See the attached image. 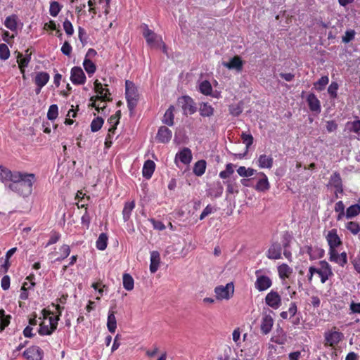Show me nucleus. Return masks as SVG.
<instances>
[{"mask_svg":"<svg viewBox=\"0 0 360 360\" xmlns=\"http://www.w3.org/2000/svg\"><path fill=\"white\" fill-rule=\"evenodd\" d=\"M104 123V120L101 117H97L94 119L91 123V130L93 132H96L100 130Z\"/></svg>","mask_w":360,"mask_h":360,"instance_id":"nucleus-46","label":"nucleus"},{"mask_svg":"<svg viewBox=\"0 0 360 360\" xmlns=\"http://www.w3.org/2000/svg\"><path fill=\"white\" fill-rule=\"evenodd\" d=\"M214 210L215 209H214L213 207H212L210 205H207L200 214L199 217L200 220L204 219L207 215L214 212Z\"/></svg>","mask_w":360,"mask_h":360,"instance_id":"nucleus-62","label":"nucleus"},{"mask_svg":"<svg viewBox=\"0 0 360 360\" xmlns=\"http://www.w3.org/2000/svg\"><path fill=\"white\" fill-rule=\"evenodd\" d=\"M346 127L349 129V131L354 132L357 134H360V120L356 119L352 122H347L346 124Z\"/></svg>","mask_w":360,"mask_h":360,"instance_id":"nucleus-44","label":"nucleus"},{"mask_svg":"<svg viewBox=\"0 0 360 360\" xmlns=\"http://www.w3.org/2000/svg\"><path fill=\"white\" fill-rule=\"evenodd\" d=\"M72 51V48L71 45L70 44V43L67 41H65L61 47V52L64 55L69 56L71 54Z\"/></svg>","mask_w":360,"mask_h":360,"instance_id":"nucleus-63","label":"nucleus"},{"mask_svg":"<svg viewBox=\"0 0 360 360\" xmlns=\"http://www.w3.org/2000/svg\"><path fill=\"white\" fill-rule=\"evenodd\" d=\"M81 222L83 226L86 227V229L89 228L90 222H91V217L87 211V207H85V212L82 215L81 218Z\"/></svg>","mask_w":360,"mask_h":360,"instance_id":"nucleus-58","label":"nucleus"},{"mask_svg":"<svg viewBox=\"0 0 360 360\" xmlns=\"http://www.w3.org/2000/svg\"><path fill=\"white\" fill-rule=\"evenodd\" d=\"M17 251V248H13L7 251L6 253V258L2 264H0V271L6 273L11 266L9 259ZM3 258L0 259V263L2 262Z\"/></svg>","mask_w":360,"mask_h":360,"instance_id":"nucleus-26","label":"nucleus"},{"mask_svg":"<svg viewBox=\"0 0 360 360\" xmlns=\"http://www.w3.org/2000/svg\"><path fill=\"white\" fill-rule=\"evenodd\" d=\"M149 221L152 224L153 228L156 230L163 231L166 228L165 224L161 221L155 220L153 218L150 219Z\"/></svg>","mask_w":360,"mask_h":360,"instance_id":"nucleus-60","label":"nucleus"},{"mask_svg":"<svg viewBox=\"0 0 360 360\" xmlns=\"http://www.w3.org/2000/svg\"><path fill=\"white\" fill-rule=\"evenodd\" d=\"M50 76L46 72H39L34 78V83L37 87H44L49 81Z\"/></svg>","mask_w":360,"mask_h":360,"instance_id":"nucleus-29","label":"nucleus"},{"mask_svg":"<svg viewBox=\"0 0 360 360\" xmlns=\"http://www.w3.org/2000/svg\"><path fill=\"white\" fill-rule=\"evenodd\" d=\"M155 168V164L153 160H148L144 162L142 174L143 176L147 179L151 178Z\"/></svg>","mask_w":360,"mask_h":360,"instance_id":"nucleus-28","label":"nucleus"},{"mask_svg":"<svg viewBox=\"0 0 360 360\" xmlns=\"http://www.w3.org/2000/svg\"><path fill=\"white\" fill-rule=\"evenodd\" d=\"M13 177L12 183L8 186V188L22 197L31 195L36 180L35 175L32 173L18 172L14 174Z\"/></svg>","mask_w":360,"mask_h":360,"instance_id":"nucleus-1","label":"nucleus"},{"mask_svg":"<svg viewBox=\"0 0 360 360\" xmlns=\"http://www.w3.org/2000/svg\"><path fill=\"white\" fill-rule=\"evenodd\" d=\"M135 207L134 201L126 202L124 205V208L122 210V216L123 219L126 222L131 217V213Z\"/></svg>","mask_w":360,"mask_h":360,"instance_id":"nucleus-34","label":"nucleus"},{"mask_svg":"<svg viewBox=\"0 0 360 360\" xmlns=\"http://www.w3.org/2000/svg\"><path fill=\"white\" fill-rule=\"evenodd\" d=\"M326 238L329 245L328 255L335 252L337 248L342 245V240L338 235V231L335 229L329 231Z\"/></svg>","mask_w":360,"mask_h":360,"instance_id":"nucleus-10","label":"nucleus"},{"mask_svg":"<svg viewBox=\"0 0 360 360\" xmlns=\"http://www.w3.org/2000/svg\"><path fill=\"white\" fill-rule=\"evenodd\" d=\"M281 245L278 243H274L271 245L266 252V257L270 259H278L281 258Z\"/></svg>","mask_w":360,"mask_h":360,"instance_id":"nucleus-19","label":"nucleus"},{"mask_svg":"<svg viewBox=\"0 0 360 360\" xmlns=\"http://www.w3.org/2000/svg\"><path fill=\"white\" fill-rule=\"evenodd\" d=\"M282 299L277 291L271 290L265 297V303L274 309H278L281 305Z\"/></svg>","mask_w":360,"mask_h":360,"instance_id":"nucleus-11","label":"nucleus"},{"mask_svg":"<svg viewBox=\"0 0 360 360\" xmlns=\"http://www.w3.org/2000/svg\"><path fill=\"white\" fill-rule=\"evenodd\" d=\"M329 260L344 266L347 263V255L346 252L339 254L338 250L329 255Z\"/></svg>","mask_w":360,"mask_h":360,"instance_id":"nucleus-20","label":"nucleus"},{"mask_svg":"<svg viewBox=\"0 0 360 360\" xmlns=\"http://www.w3.org/2000/svg\"><path fill=\"white\" fill-rule=\"evenodd\" d=\"M18 172V171H11L4 166H0V181L4 183L8 181L12 183L14 174Z\"/></svg>","mask_w":360,"mask_h":360,"instance_id":"nucleus-24","label":"nucleus"},{"mask_svg":"<svg viewBox=\"0 0 360 360\" xmlns=\"http://www.w3.org/2000/svg\"><path fill=\"white\" fill-rule=\"evenodd\" d=\"M355 32L353 30H347L345 32V35L342 38V41L344 43H349L354 39Z\"/></svg>","mask_w":360,"mask_h":360,"instance_id":"nucleus-59","label":"nucleus"},{"mask_svg":"<svg viewBox=\"0 0 360 360\" xmlns=\"http://www.w3.org/2000/svg\"><path fill=\"white\" fill-rule=\"evenodd\" d=\"M328 186H331L335 188H338V191L343 194V185L340 174L338 172H335L330 177Z\"/></svg>","mask_w":360,"mask_h":360,"instance_id":"nucleus-23","label":"nucleus"},{"mask_svg":"<svg viewBox=\"0 0 360 360\" xmlns=\"http://www.w3.org/2000/svg\"><path fill=\"white\" fill-rule=\"evenodd\" d=\"M125 95L127 108L130 113L132 114L137 105L139 98L138 89L133 82L129 80L125 81Z\"/></svg>","mask_w":360,"mask_h":360,"instance_id":"nucleus-4","label":"nucleus"},{"mask_svg":"<svg viewBox=\"0 0 360 360\" xmlns=\"http://www.w3.org/2000/svg\"><path fill=\"white\" fill-rule=\"evenodd\" d=\"M58 115V108L56 104H52L49 106L47 112V118L49 120H55Z\"/></svg>","mask_w":360,"mask_h":360,"instance_id":"nucleus-47","label":"nucleus"},{"mask_svg":"<svg viewBox=\"0 0 360 360\" xmlns=\"http://www.w3.org/2000/svg\"><path fill=\"white\" fill-rule=\"evenodd\" d=\"M83 66L89 76L93 75L96 70V66L95 63L86 57L84 60Z\"/></svg>","mask_w":360,"mask_h":360,"instance_id":"nucleus-39","label":"nucleus"},{"mask_svg":"<svg viewBox=\"0 0 360 360\" xmlns=\"http://www.w3.org/2000/svg\"><path fill=\"white\" fill-rule=\"evenodd\" d=\"M86 79L85 74L80 67L75 66L72 68L70 80L74 84H84Z\"/></svg>","mask_w":360,"mask_h":360,"instance_id":"nucleus-12","label":"nucleus"},{"mask_svg":"<svg viewBox=\"0 0 360 360\" xmlns=\"http://www.w3.org/2000/svg\"><path fill=\"white\" fill-rule=\"evenodd\" d=\"M52 304L55 307L57 314L53 316V312L46 309H44L41 311L44 321L39 324L38 333L40 335H50L57 328L58 321L62 315L64 307H61L59 304Z\"/></svg>","mask_w":360,"mask_h":360,"instance_id":"nucleus-2","label":"nucleus"},{"mask_svg":"<svg viewBox=\"0 0 360 360\" xmlns=\"http://www.w3.org/2000/svg\"><path fill=\"white\" fill-rule=\"evenodd\" d=\"M62 6L58 1H52L50 4L49 13L50 15L53 17H56L58 15Z\"/></svg>","mask_w":360,"mask_h":360,"instance_id":"nucleus-51","label":"nucleus"},{"mask_svg":"<svg viewBox=\"0 0 360 360\" xmlns=\"http://www.w3.org/2000/svg\"><path fill=\"white\" fill-rule=\"evenodd\" d=\"M172 136V131L167 128L165 126H162L159 128L157 135H156V139L160 142L162 143H168Z\"/></svg>","mask_w":360,"mask_h":360,"instance_id":"nucleus-15","label":"nucleus"},{"mask_svg":"<svg viewBox=\"0 0 360 360\" xmlns=\"http://www.w3.org/2000/svg\"><path fill=\"white\" fill-rule=\"evenodd\" d=\"M338 84L333 82L328 88V92L331 98H336L338 96Z\"/></svg>","mask_w":360,"mask_h":360,"instance_id":"nucleus-55","label":"nucleus"},{"mask_svg":"<svg viewBox=\"0 0 360 360\" xmlns=\"http://www.w3.org/2000/svg\"><path fill=\"white\" fill-rule=\"evenodd\" d=\"M229 111L231 115L238 117L242 113L243 108L239 104H231L229 106Z\"/></svg>","mask_w":360,"mask_h":360,"instance_id":"nucleus-52","label":"nucleus"},{"mask_svg":"<svg viewBox=\"0 0 360 360\" xmlns=\"http://www.w3.org/2000/svg\"><path fill=\"white\" fill-rule=\"evenodd\" d=\"M346 229L353 235H356L360 232V225L356 221H349L346 224Z\"/></svg>","mask_w":360,"mask_h":360,"instance_id":"nucleus-50","label":"nucleus"},{"mask_svg":"<svg viewBox=\"0 0 360 360\" xmlns=\"http://www.w3.org/2000/svg\"><path fill=\"white\" fill-rule=\"evenodd\" d=\"M258 167L261 169H271L273 167L274 158L269 155H260L257 160Z\"/></svg>","mask_w":360,"mask_h":360,"instance_id":"nucleus-21","label":"nucleus"},{"mask_svg":"<svg viewBox=\"0 0 360 360\" xmlns=\"http://www.w3.org/2000/svg\"><path fill=\"white\" fill-rule=\"evenodd\" d=\"M11 279L9 276H4L1 281V287L4 290H6L10 288Z\"/></svg>","mask_w":360,"mask_h":360,"instance_id":"nucleus-64","label":"nucleus"},{"mask_svg":"<svg viewBox=\"0 0 360 360\" xmlns=\"http://www.w3.org/2000/svg\"><path fill=\"white\" fill-rule=\"evenodd\" d=\"M10 57V51L6 44H0V59L7 60Z\"/></svg>","mask_w":360,"mask_h":360,"instance_id":"nucleus-53","label":"nucleus"},{"mask_svg":"<svg viewBox=\"0 0 360 360\" xmlns=\"http://www.w3.org/2000/svg\"><path fill=\"white\" fill-rule=\"evenodd\" d=\"M94 90L98 95L91 96L90 101L101 100V101L103 102L112 101V98L110 97L111 94L109 89L103 87L102 84L98 79L94 82Z\"/></svg>","mask_w":360,"mask_h":360,"instance_id":"nucleus-8","label":"nucleus"},{"mask_svg":"<svg viewBox=\"0 0 360 360\" xmlns=\"http://www.w3.org/2000/svg\"><path fill=\"white\" fill-rule=\"evenodd\" d=\"M329 82V78L328 76H322L316 82L314 83V86L316 90L321 91H323L326 86Z\"/></svg>","mask_w":360,"mask_h":360,"instance_id":"nucleus-48","label":"nucleus"},{"mask_svg":"<svg viewBox=\"0 0 360 360\" xmlns=\"http://www.w3.org/2000/svg\"><path fill=\"white\" fill-rule=\"evenodd\" d=\"M123 287L125 290L130 291L134 289V281L129 274H124L122 278Z\"/></svg>","mask_w":360,"mask_h":360,"instance_id":"nucleus-38","label":"nucleus"},{"mask_svg":"<svg viewBox=\"0 0 360 360\" xmlns=\"http://www.w3.org/2000/svg\"><path fill=\"white\" fill-rule=\"evenodd\" d=\"M277 270L278 276L283 281L287 278H289L293 271L292 269L285 263L279 265L277 268Z\"/></svg>","mask_w":360,"mask_h":360,"instance_id":"nucleus-27","label":"nucleus"},{"mask_svg":"<svg viewBox=\"0 0 360 360\" xmlns=\"http://www.w3.org/2000/svg\"><path fill=\"white\" fill-rule=\"evenodd\" d=\"M274 326V319L272 318L271 314H263L262 321H261V332L263 335L269 334Z\"/></svg>","mask_w":360,"mask_h":360,"instance_id":"nucleus-14","label":"nucleus"},{"mask_svg":"<svg viewBox=\"0 0 360 360\" xmlns=\"http://www.w3.org/2000/svg\"><path fill=\"white\" fill-rule=\"evenodd\" d=\"M108 236L102 233L99 235L98 238L96 240V248L99 250H104L107 248L108 245Z\"/></svg>","mask_w":360,"mask_h":360,"instance_id":"nucleus-40","label":"nucleus"},{"mask_svg":"<svg viewBox=\"0 0 360 360\" xmlns=\"http://www.w3.org/2000/svg\"><path fill=\"white\" fill-rule=\"evenodd\" d=\"M178 105L182 108L185 115H192L196 112L197 108L190 96H183L178 98Z\"/></svg>","mask_w":360,"mask_h":360,"instance_id":"nucleus-9","label":"nucleus"},{"mask_svg":"<svg viewBox=\"0 0 360 360\" xmlns=\"http://www.w3.org/2000/svg\"><path fill=\"white\" fill-rule=\"evenodd\" d=\"M115 314V311L110 309L108 315L107 327L111 333H114L117 328V321Z\"/></svg>","mask_w":360,"mask_h":360,"instance_id":"nucleus-31","label":"nucleus"},{"mask_svg":"<svg viewBox=\"0 0 360 360\" xmlns=\"http://www.w3.org/2000/svg\"><path fill=\"white\" fill-rule=\"evenodd\" d=\"M214 111L213 107L208 103H202L200 105L199 112L202 117H211Z\"/></svg>","mask_w":360,"mask_h":360,"instance_id":"nucleus-33","label":"nucleus"},{"mask_svg":"<svg viewBox=\"0 0 360 360\" xmlns=\"http://www.w3.org/2000/svg\"><path fill=\"white\" fill-rule=\"evenodd\" d=\"M240 137L241 139L243 140V142L245 144L247 148H248L250 146L252 145L254 139L250 134L242 132Z\"/></svg>","mask_w":360,"mask_h":360,"instance_id":"nucleus-54","label":"nucleus"},{"mask_svg":"<svg viewBox=\"0 0 360 360\" xmlns=\"http://www.w3.org/2000/svg\"><path fill=\"white\" fill-rule=\"evenodd\" d=\"M143 36L146 39L147 44L153 46L154 43L157 40L158 36L157 34L148 28V26L146 24L143 25Z\"/></svg>","mask_w":360,"mask_h":360,"instance_id":"nucleus-25","label":"nucleus"},{"mask_svg":"<svg viewBox=\"0 0 360 360\" xmlns=\"http://www.w3.org/2000/svg\"><path fill=\"white\" fill-rule=\"evenodd\" d=\"M18 17L16 15H11L8 16L4 22V25L6 27L9 29L11 31H15L18 27L17 23Z\"/></svg>","mask_w":360,"mask_h":360,"instance_id":"nucleus-36","label":"nucleus"},{"mask_svg":"<svg viewBox=\"0 0 360 360\" xmlns=\"http://www.w3.org/2000/svg\"><path fill=\"white\" fill-rule=\"evenodd\" d=\"M263 269H257L255 271L256 281L255 282V288L259 292L268 290L272 285L271 278L266 275L262 274Z\"/></svg>","mask_w":360,"mask_h":360,"instance_id":"nucleus-7","label":"nucleus"},{"mask_svg":"<svg viewBox=\"0 0 360 360\" xmlns=\"http://www.w3.org/2000/svg\"><path fill=\"white\" fill-rule=\"evenodd\" d=\"M179 160L184 165H188L192 160V153L188 148H184L181 150L176 153L175 157V162Z\"/></svg>","mask_w":360,"mask_h":360,"instance_id":"nucleus-16","label":"nucleus"},{"mask_svg":"<svg viewBox=\"0 0 360 360\" xmlns=\"http://www.w3.org/2000/svg\"><path fill=\"white\" fill-rule=\"evenodd\" d=\"M60 238V234L56 231L52 232L51 237L46 244V247L56 243Z\"/></svg>","mask_w":360,"mask_h":360,"instance_id":"nucleus-61","label":"nucleus"},{"mask_svg":"<svg viewBox=\"0 0 360 360\" xmlns=\"http://www.w3.org/2000/svg\"><path fill=\"white\" fill-rule=\"evenodd\" d=\"M258 175L261 176V178L257 181L255 189L259 192H266L269 191L270 188V183L266 175L262 172H259Z\"/></svg>","mask_w":360,"mask_h":360,"instance_id":"nucleus-17","label":"nucleus"},{"mask_svg":"<svg viewBox=\"0 0 360 360\" xmlns=\"http://www.w3.org/2000/svg\"><path fill=\"white\" fill-rule=\"evenodd\" d=\"M309 108L311 111L319 113L321 110V103L314 94H309L307 98Z\"/></svg>","mask_w":360,"mask_h":360,"instance_id":"nucleus-22","label":"nucleus"},{"mask_svg":"<svg viewBox=\"0 0 360 360\" xmlns=\"http://www.w3.org/2000/svg\"><path fill=\"white\" fill-rule=\"evenodd\" d=\"M257 171L252 168H246L245 166H240L237 169V173L243 177H250L253 176Z\"/></svg>","mask_w":360,"mask_h":360,"instance_id":"nucleus-41","label":"nucleus"},{"mask_svg":"<svg viewBox=\"0 0 360 360\" xmlns=\"http://www.w3.org/2000/svg\"><path fill=\"white\" fill-rule=\"evenodd\" d=\"M31 55L32 53H30V54H27L25 57L22 58V54L20 53H18L17 56V62L18 63V68H26L27 67L29 63L31 60Z\"/></svg>","mask_w":360,"mask_h":360,"instance_id":"nucleus-42","label":"nucleus"},{"mask_svg":"<svg viewBox=\"0 0 360 360\" xmlns=\"http://www.w3.org/2000/svg\"><path fill=\"white\" fill-rule=\"evenodd\" d=\"M343 338V333L333 327L332 330L324 333V346L335 347Z\"/></svg>","mask_w":360,"mask_h":360,"instance_id":"nucleus-6","label":"nucleus"},{"mask_svg":"<svg viewBox=\"0 0 360 360\" xmlns=\"http://www.w3.org/2000/svg\"><path fill=\"white\" fill-rule=\"evenodd\" d=\"M108 122L110 124V127L109 128L108 131L114 134L117 129V126L120 122V120H117V118H115V117H114L112 115H111L108 118Z\"/></svg>","mask_w":360,"mask_h":360,"instance_id":"nucleus-56","label":"nucleus"},{"mask_svg":"<svg viewBox=\"0 0 360 360\" xmlns=\"http://www.w3.org/2000/svg\"><path fill=\"white\" fill-rule=\"evenodd\" d=\"M234 165L232 163H228L226 165V169L219 172V177L223 179L229 178L233 172Z\"/></svg>","mask_w":360,"mask_h":360,"instance_id":"nucleus-49","label":"nucleus"},{"mask_svg":"<svg viewBox=\"0 0 360 360\" xmlns=\"http://www.w3.org/2000/svg\"><path fill=\"white\" fill-rule=\"evenodd\" d=\"M360 214V205L358 203L350 205L346 210V218L352 219Z\"/></svg>","mask_w":360,"mask_h":360,"instance_id":"nucleus-37","label":"nucleus"},{"mask_svg":"<svg viewBox=\"0 0 360 360\" xmlns=\"http://www.w3.org/2000/svg\"><path fill=\"white\" fill-rule=\"evenodd\" d=\"M206 166L207 163L205 160H198L195 163L193 172L196 176H201L205 172Z\"/></svg>","mask_w":360,"mask_h":360,"instance_id":"nucleus-35","label":"nucleus"},{"mask_svg":"<svg viewBox=\"0 0 360 360\" xmlns=\"http://www.w3.org/2000/svg\"><path fill=\"white\" fill-rule=\"evenodd\" d=\"M200 91L206 96L210 95L212 92V87L207 80L202 81L199 86Z\"/></svg>","mask_w":360,"mask_h":360,"instance_id":"nucleus-43","label":"nucleus"},{"mask_svg":"<svg viewBox=\"0 0 360 360\" xmlns=\"http://www.w3.org/2000/svg\"><path fill=\"white\" fill-rule=\"evenodd\" d=\"M320 264L321 266V269H317L313 266H309V274L307 275L309 283H311L314 274H317L319 276L321 283H325L329 277L333 275L331 266L327 262L324 260L321 261Z\"/></svg>","mask_w":360,"mask_h":360,"instance_id":"nucleus-3","label":"nucleus"},{"mask_svg":"<svg viewBox=\"0 0 360 360\" xmlns=\"http://www.w3.org/2000/svg\"><path fill=\"white\" fill-rule=\"evenodd\" d=\"M63 30H65L67 35L71 36L73 34V33H74L73 25L69 20L65 19V20L63 22Z\"/></svg>","mask_w":360,"mask_h":360,"instance_id":"nucleus-57","label":"nucleus"},{"mask_svg":"<svg viewBox=\"0 0 360 360\" xmlns=\"http://www.w3.org/2000/svg\"><path fill=\"white\" fill-rule=\"evenodd\" d=\"M60 256L55 259L56 262H60L67 258L70 254V248L68 245H63L60 248Z\"/></svg>","mask_w":360,"mask_h":360,"instance_id":"nucleus-45","label":"nucleus"},{"mask_svg":"<svg viewBox=\"0 0 360 360\" xmlns=\"http://www.w3.org/2000/svg\"><path fill=\"white\" fill-rule=\"evenodd\" d=\"M43 355V350L38 346L30 347L23 352V356L27 360H41Z\"/></svg>","mask_w":360,"mask_h":360,"instance_id":"nucleus-13","label":"nucleus"},{"mask_svg":"<svg viewBox=\"0 0 360 360\" xmlns=\"http://www.w3.org/2000/svg\"><path fill=\"white\" fill-rule=\"evenodd\" d=\"M216 300L218 301L229 300L234 293V285L232 282L228 283L226 285H218L214 288Z\"/></svg>","mask_w":360,"mask_h":360,"instance_id":"nucleus-5","label":"nucleus"},{"mask_svg":"<svg viewBox=\"0 0 360 360\" xmlns=\"http://www.w3.org/2000/svg\"><path fill=\"white\" fill-rule=\"evenodd\" d=\"M174 105H170L169 108L166 110L163 118L162 122L168 126H172L174 124Z\"/></svg>","mask_w":360,"mask_h":360,"instance_id":"nucleus-32","label":"nucleus"},{"mask_svg":"<svg viewBox=\"0 0 360 360\" xmlns=\"http://www.w3.org/2000/svg\"><path fill=\"white\" fill-rule=\"evenodd\" d=\"M160 262V254L158 251L150 252V271L151 273H155L159 267Z\"/></svg>","mask_w":360,"mask_h":360,"instance_id":"nucleus-30","label":"nucleus"},{"mask_svg":"<svg viewBox=\"0 0 360 360\" xmlns=\"http://www.w3.org/2000/svg\"><path fill=\"white\" fill-rule=\"evenodd\" d=\"M223 65L229 70L240 72L243 70V62L238 56H235L229 62H224Z\"/></svg>","mask_w":360,"mask_h":360,"instance_id":"nucleus-18","label":"nucleus"}]
</instances>
